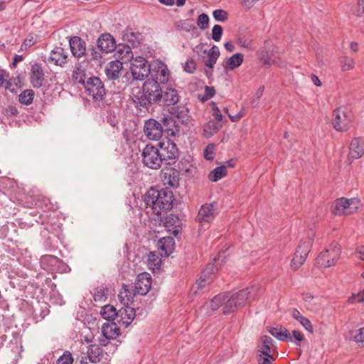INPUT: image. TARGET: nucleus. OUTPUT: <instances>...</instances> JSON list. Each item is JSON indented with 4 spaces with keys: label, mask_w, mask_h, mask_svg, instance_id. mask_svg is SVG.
<instances>
[{
    "label": "nucleus",
    "mask_w": 364,
    "mask_h": 364,
    "mask_svg": "<svg viewBox=\"0 0 364 364\" xmlns=\"http://www.w3.org/2000/svg\"><path fill=\"white\" fill-rule=\"evenodd\" d=\"M163 90L159 81L154 79H146L143 83L141 90L134 96V102L141 110L149 109L162 100Z\"/></svg>",
    "instance_id": "nucleus-1"
},
{
    "label": "nucleus",
    "mask_w": 364,
    "mask_h": 364,
    "mask_svg": "<svg viewBox=\"0 0 364 364\" xmlns=\"http://www.w3.org/2000/svg\"><path fill=\"white\" fill-rule=\"evenodd\" d=\"M174 196L172 191L168 188L161 190L151 188L144 196V202L153 210L156 215L161 211L171 210L173 207Z\"/></svg>",
    "instance_id": "nucleus-2"
},
{
    "label": "nucleus",
    "mask_w": 364,
    "mask_h": 364,
    "mask_svg": "<svg viewBox=\"0 0 364 364\" xmlns=\"http://www.w3.org/2000/svg\"><path fill=\"white\" fill-rule=\"evenodd\" d=\"M259 288L251 286L241 289L234 294L225 292L227 301L224 306V314L228 315L235 312L239 308L256 299Z\"/></svg>",
    "instance_id": "nucleus-3"
},
{
    "label": "nucleus",
    "mask_w": 364,
    "mask_h": 364,
    "mask_svg": "<svg viewBox=\"0 0 364 364\" xmlns=\"http://www.w3.org/2000/svg\"><path fill=\"white\" fill-rule=\"evenodd\" d=\"M341 252L340 245L337 242H333L319 254L316 259V263L321 267H331L338 261Z\"/></svg>",
    "instance_id": "nucleus-4"
},
{
    "label": "nucleus",
    "mask_w": 364,
    "mask_h": 364,
    "mask_svg": "<svg viewBox=\"0 0 364 364\" xmlns=\"http://www.w3.org/2000/svg\"><path fill=\"white\" fill-rule=\"evenodd\" d=\"M353 122V115L350 111L342 107L336 108L333 112L332 124L338 132L348 131Z\"/></svg>",
    "instance_id": "nucleus-5"
},
{
    "label": "nucleus",
    "mask_w": 364,
    "mask_h": 364,
    "mask_svg": "<svg viewBox=\"0 0 364 364\" xmlns=\"http://www.w3.org/2000/svg\"><path fill=\"white\" fill-rule=\"evenodd\" d=\"M359 205L360 200L358 198H341L335 200L332 207V213L338 215H351L356 212Z\"/></svg>",
    "instance_id": "nucleus-6"
},
{
    "label": "nucleus",
    "mask_w": 364,
    "mask_h": 364,
    "mask_svg": "<svg viewBox=\"0 0 364 364\" xmlns=\"http://www.w3.org/2000/svg\"><path fill=\"white\" fill-rule=\"evenodd\" d=\"M141 159L144 165L151 169H157L162 164L159 149L151 144H147L144 148Z\"/></svg>",
    "instance_id": "nucleus-7"
},
{
    "label": "nucleus",
    "mask_w": 364,
    "mask_h": 364,
    "mask_svg": "<svg viewBox=\"0 0 364 364\" xmlns=\"http://www.w3.org/2000/svg\"><path fill=\"white\" fill-rule=\"evenodd\" d=\"M159 149L162 164L164 163L170 166L176 162L179 152L176 144L173 141L168 139L166 141L160 142Z\"/></svg>",
    "instance_id": "nucleus-8"
},
{
    "label": "nucleus",
    "mask_w": 364,
    "mask_h": 364,
    "mask_svg": "<svg viewBox=\"0 0 364 364\" xmlns=\"http://www.w3.org/2000/svg\"><path fill=\"white\" fill-rule=\"evenodd\" d=\"M151 65L146 58L136 57L131 63L130 70L133 80L141 81L148 77L151 73Z\"/></svg>",
    "instance_id": "nucleus-9"
},
{
    "label": "nucleus",
    "mask_w": 364,
    "mask_h": 364,
    "mask_svg": "<svg viewBox=\"0 0 364 364\" xmlns=\"http://www.w3.org/2000/svg\"><path fill=\"white\" fill-rule=\"evenodd\" d=\"M85 88L95 100H102L106 94L103 82L98 77H90L85 83Z\"/></svg>",
    "instance_id": "nucleus-10"
},
{
    "label": "nucleus",
    "mask_w": 364,
    "mask_h": 364,
    "mask_svg": "<svg viewBox=\"0 0 364 364\" xmlns=\"http://www.w3.org/2000/svg\"><path fill=\"white\" fill-rule=\"evenodd\" d=\"M144 132L150 140H159L163 134L162 127L160 122L151 118L145 121Z\"/></svg>",
    "instance_id": "nucleus-11"
},
{
    "label": "nucleus",
    "mask_w": 364,
    "mask_h": 364,
    "mask_svg": "<svg viewBox=\"0 0 364 364\" xmlns=\"http://www.w3.org/2000/svg\"><path fill=\"white\" fill-rule=\"evenodd\" d=\"M216 203L203 205L196 216V220L200 223H210L217 215Z\"/></svg>",
    "instance_id": "nucleus-12"
},
{
    "label": "nucleus",
    "mask_w": 364,
    "mask_h": 364,
    "mask_svg": "<svg viewBox=\"0 0 364 364\" xmlns=\"http://www.w3.org/2000/svg\"><path fill=\"white\" fill-rule=\"evenodd\" d=\"M164 225L168 232H171L177 238H180L182 232V220L178 215L169 214L164 220Z\"/></svg>",
    "instance_id": "nucleus-13"
},
{
    "label": "nucleus",
    "mask_w": 364,
    "mask_h": 364,
    "mask_svg": "<svg viewBox=\"0 0 364 364\" xmlns=\"http://www.w3.org/2000/svg\"><path fill=\"white\" fill-rule=\"evenodd\" d=\"M135 291L141 296H145L149 291L151 286V276L150 274L144 272L140 273L133 284Z\"/></svg>",
    "instance_id": "nucleus-14"
},
{
    "label": "nucleus",
    "mask_w": 364,
    "mask_h": 364,
    "mask_svg": "<svg viewBox=\"0 0 364 364\" xmlns=\"http://www.w3.org/2000/svg\"><path fill=\"white\" fill-rule=\"evenodd\" d=\"M227 301L226 294H219L213 297V299L206 302L203 306L202 310L205 311L206 314H211L213 311L218 310L220 307H222V311L224 314V306Z\"/></svg>",
    "instance_id": "nucleus-15"
},
{
    "label": "nucleus",
    "mask_w": 364,
    "mask_h": 364,
    "mask_svg": "<svg viewBox=\"0 0 364 364\" xmlns=\"http://www.w3.org/2000/svg\"><path fill=\"white\" fill-rule=\"evenodd\" d=\"M151 77L159 81V84H165L169 78V71L167 66L161 61L156 63L154 67L151 69Z\"/></svg>",
    "instance_id": "nucleus-16"
},
{
    "label": "nucleus",
    "mask_w": 364,
    "mask_h": 364,
    "mask_svg": "<svg viewBox=\"0 0 364 364\" xmlns=\"http://www.w3.org/2000/svg\"><path fill=\"white\" fill-rule=\"evenodd\" d=\"M97 48L106 53L115 50L117 43L114 38L109 33H105L101 34L97 41Z\"/></svg>",
    "instance_id": "nucleus-17"
},
{
    "label": "nucleus",
    "mask_w": 364,
    "mask_h": 364,
    "mask_svg": "<svg viewBox=\"0 0 364 364\" xmlns=\"http://www.w3.org/2000/svg\"><path fill=\"white\" fill-rule=\"evenodd\" d=\"M45 81V73L41 64L34 63L31 65L30 82L34 88H40Z\"/></svg>",
    "instance_id": "nucleus-18"
},
{
    "label": "nucleus",
    "mask_w": 364,
    "mask_h": 364,
    "mask_svg": "<svg viewBox=\"0 0 364 364\" xmlns=\"http://www.w3.org/2000/svg\"><path fill=\"white\" fill-rule=\"evenodd\" d=\"M178 173L186 176H193L196 168L193 165V159L191 156L183 157L178 164Z\"/></svg>",
    "instance_id": "nucleus-19"
},
{
    "label": "nucleus",
    "mask_w": 364,
    "mask_h": 364,
    "mask_svg": "<svg viewBox=\"0 0 364 364\" xmlns=\"http://www.w3.org/2000/svg\"><path fill=\"white\" fill-rule=\"evenodd\" d=\"M118 311V323L124 327H127L135 317V310L127 304H123Z\"/></svg>",
    "instance_id": "nucleus-20"
},
{
    "label": "nucleus",
    "mask_w": 364,
    "mask_h": 364,
    "mask_svg": "<svg viewBox=\"0 0 364 364\" xmlns=\"http://www.w3.org/2000/svg\"><path fill=\"white\" fill-rule=\"evenodd\" d=\"M364 155V137H355L349 146V157L358 159Z\"/></svg>",
    "instance_id": "nucleus-21"
},
{
    "label": "nucleus",
    "mask_w": 364,
    "mask_h": 364,
    "mask_svg": "<svg viewBox=\"0 0 364 364\" xmlns=\"http://www.w3.org/2000/svg\"><path fill=\"white\" fill-rule=\"evenodd\" d=\"M68 54L62 47H55L50 53L47 61L55 65L63 66L67 62Z\"/></svg>",
    "instance_id": "nucleus-22"
},
{
    "label": "nucleus",
    "mask_w": 364,
    "mask_h": 364,
    "mask_svg": "<svg viewBox=\"0 0 364 364\" xmlns=\"http://www.w3.org/2000/svg\"><path fill=\"white\" fill-rule=\"evenodd\" d=\"M168 112L174 119L176 118L181 124H188L189 110L186 105L182 104L173 105L168 109Z\"/></svg>",
    "instance_id": "nucleus-23"
},
{
    "label": "nucleus",
    "mask_w": 364,
    "mask_h": 364,
    "mask_svg": "<svg viewBox=\"0 0 364 364\" xmlns=\"http://www.w3.org/2000/svg\"><path fill=\"white\" fill-rule=\"evenodd\" d=\"M162 171L163 181L164 184H168L173 188H177L179 186L180 173L175 168H166Z\"/></svg>",
    "instance_id": "nucleus-24"
},
{
    "label": "nucleus",
    "mask_w": 364,
    "mask_h": 364,
    "mask_svg": "<svg viewBox=\"0 0 364 364\" xmlns=\"http://www.w3.org/2000/svg\"><path fill=\"white\" fill-rule=\"evenodd\" d=\"M161 125L163 132L168 136H174L179 131L178 125L173 116L166 115L161 118Z\"/></svg>",
    "instance_id": "nucleus-25"
},
{
    "label": "nucleus",
    "mask_w": 364,
    "mask_h": 364,
    "mask_svg": "<svg viewBox=\"0 0 364 364\" xmlns=\"http://www.w3.org/2000/svg\"><path fill=\"white\" fill-rule=\"evenodd\" d=\"M69 44L72 54L75 57L80 58L85 54V43L79 36H73L70 38Z\"/></svg>",
    "instance_id": "nucleus-26"
},
{
    "label": "nucleus",
    "mask_w": 364,
    "mask_h": 364,
    "mask_svg": "<svg viewBox=\"0 0 364 364\" xmlns=\"http://www.w3.org/2000/svg\"><path fill=\"white\" fill-rule=\"evenodd\" d=\"M134 290H135V287L132 284L123 285L119 294V299L122 304L129 305L133 303L134 296L138 294Z\"/></svg>",
    "instance_id": "nucleus-27"
},
{
    "label": "nucleus",
    "mask_w": 364,
    "mask_h": 364,
    "mask_svg": "<svg viewBox=\"0 0 364 364\" xmlns=\"http://www.w3.org/2000/svg\"><path fill=\"white\" fill-rule=\"evenodd\" d=\"M122 63L119 60L111 61L105 69V74L108 80H115L122 75Z\"/></svg>",
    "instance_id": "nucleus-28"
},
{
    "label": "nucleus",
    "mask_w": 364,
    "mask_h": 364,
    "mask_svg": "<svg viewBox=\"0 0 364 364\" xmlns=\"http://www.w3.org/2000/svg\"><path fill=\"white\" fill-rule=\"evenodd\" d=\"M180 96L178 91L171 87H167L166 90H163L162 100L166 106H173L179 102Z\"/></svg>",
    "instance_id": "nucleus-29"
},
{
    "label": "nucleus",
    "mask_w": 364,
    "mask_h": 364,
    "mask_svg": "<svg viewBox=\"0 0 364 364\" xmlns=\"http://www.w3.org/2000/svg\"><path fill=\"white\" fill-rule=\"evenodd\" d=\"M268 331L272 336L280 341H287L289 342H293V338L291 336L289 331L284 327H270L268 329Z\"/></svg>",
    "instance_id": "nucleus-30"
},
{
    "label": "nucleus",
    "mask_w": 364,
    "mask_h": 364,
    "mask_svg": "<svg viewBox=\"0 0 364 364\" xmlns=\"http://www.w3.org/2000/svg\"><path fill=\"white\" fill-rule=\"evenodd\" d=\"M102 333L103 337L110 340L116 338L119 335L120 331L116 323H105L102 326Z\"/></svg>",
    "instance_id": "nucleus-31"
},
{
    "label": "nucleus",
    "mask_w": 364,
    "mask_h": 364,
    "mask_svg": "<svg viewBox=\"0 0 364 364\" xmlns=\"http://www.w3.org/2000/svg\"><path fill=\"white\" fill-rule=\"evenodd\" d=\"M204 53L208 55V59L204 62L205 65L210 69H213L220 56L218 47L213 45L209 50H205Z\"/></svg>",
    "instance_id": "nucleus-32"
},
{
    "label": "nucleus",
    "mask_w": 364,
    "mask_h": 364,
    "mask_svg": "<svg viewBox=\"0 0 364 364\" xmlns=\"http://www.w3.org/2000/svg\"><path fill=\"white\" fill-rule=\"evenodd\" d=\"M124 41L129 43L133 47H138L141 44V34L135 33L132 29H127L122 35Z\"/></svg>",
    "instance_id": "nucleus-33"
},
{
    "label": "nucleus",
    "mask_w": 364,
    "mask_h": 364,
    "mask_svg": "<svg viewBox=\"0 0 364 364\" xmlns=\"http://www.w3.org/2000/svg\"><path fill=\"white\" fill-rule=\"evenodd\" d=\"M290 313L291 316L294 319L298 321L306 331H308L311 333H314L311 322L309 321V319L303 316L299 312V311H298L296 309H292L290 310Z\"/></svg>",
    "instance_id": "nucleus-34"
},
{
    "label": "nucleus",
    "mask_w": 364,
    "mask_h": 364,
    "mask_svg": "<svg viewBox=\"0 0 364 364\" xmlns=\"http://www.w3.org/2000/svg\"><path fill=\"white\" fill-rule=\"evenodd\" d=\"M175 242L171 237H164L159 241V249L166 256H168L174 250Z\"/></svg>",
    "instance_id": "nucleus-35"
},
{
    "label": "nucleus",
    "mask_w": 364,
    "mask_h": 364,
    "mask_svg": "<svg viewBox=\"0 0 364 364\" xmlns=\"http://www.w3.org/2000/svg\"><path fill=\"white\" fill-rule=\"evenodd\" d=\"M103 355V350L100 346L95 344L90 345L87 350V356L90 362L97 363L100 361Z\"/></svg>",
    "instance_id": "nucleus-36"
},
{
    "label": "nucleus",
    "mask_w": 364,
    "mask_h": 364,
    "mask_svg": "<svg viewBox=\"0 0 364 364\" xmlns=\"http://www.w3.org/2000/svg\"><path fill=\"white\" fill-rule=\"evenodd\" d=\"M243 60V55L242 53H237L227 59L224 67L226 70H235L242 63Z\"/></svg>",
    "instance_id": "nucleus-37"
},
{
    "label": "nucleus",
    "mask_w": 364,
    "mask_h": 364,
    "mask_svg": "<svg viewBox=\"0 0 364 364\" xmlns=\"http://www.w3.org/2000/svg\"><path fill=\"white\" fill-rule=\"evenodd\" d=\"M115 50L118 58L125 62L133 59V53L128 45L120 43L117 46Z\"/></svg>",
    "instance_id": "nucleus-38"
},
{
    "label": "nucleus",
    "mask_w": 364,
    "mask_h": 364,
    "mask_svg": "<svg viewBox=\"0 0 364 364\" xmlns=\"http://www.w3.org/2000/svg\"><path fill=\"white\" fill-rule=\"evenodd\" d=\"M100 314L103 318L107 321L116 319L118 321V311L112 305L107 304L104 306L101 309Z\"/></svg>",
    "instance_id": "nucleus-39"
},
{
    "label": "nucleus",
    "mask_w": 364,
    "mask_h": 364,
    "mask_svg": "<svg viewBox=\"0 0 364 364\" xmlns=\"http://www.w3.org/2000/svg\"><path fill=\"white\" fill-rule=\"evenodd\" d=\"M21 220V224L23 225L24 227L31 228L33 227L35 223H41V215L38 213L32 212L29 213L28 215H25Z\"/></svg>",
    "instance_id": "nucleus-40"
},
{
    "label": "nucleus",
    "mask_w": 364,
    "mask_h": 364,
    "mask_svg": "<svg viewBox=\"0 0 364 364\" xmlns=\"http://www.w3.org/2000/svg\"><path fill=\"white\" fill-rule=\"evenodd\" d=\"M314 239L309 235L306 239L301 240L297 246L296 250L302 254V255L307 257L311 251Z\"/></svg>",
    "instance_id": "nucleus-41"
},
{
    "label": "nucleus",
    "mask_w": 364,
    "mask_h": 364,
    "mask_svg": "<svg viewBox=\"0 0 364 364\" xmlns=\"http://www.w3.org/2000/svg\"><path fill=\"white\" fill-rule=\"evenodd\" d=\"M227 175V168L222 165L215 168L209 174L208 178L210 181L217 182Z\"/></svg>",
    "instance_id": "nucleus-42"
},
{
    "label": "nucleus",
    "mask_w": 364,
    "mask_h": 364,
    "mask_svg": "<svg viewBox=\"0 0 364 364\" xmlns=\"http://www.w3.org/2000/svg\"><path fill=\"white\" fill-rule=\"evenodd\" d=\"M221 127L222 125L220 124V122L210 120L204 127L203 132L206 136L210 137L217 133Z\"/></svg>",
    "instance_id": "nucleus-43"
},
{
    "label": "nucleus",
    "mask_w": 364,
    "mask_h": 364,
    "mask_svg": "<svg viewBox=\"0 0 364 364\" xmlns=\"http://www.w3.org/2000/svg\"><path fill=\"white\" fill-rule=\"evenodd\" d=\"M161 259L154 252H150L147 256V264L153 271L159 270L161 267Z\"/></svg>",
    "instance_id": "nucleus-44"
},
{
    "label": "nucleus",
    "mask_w": 364,
    "mask_h": 364,
    "mask_svg": "<svg viewBox=\"0 0 364 364\" xmlns=\"http://www.w3.org/2000/svg\"><path fill=\"white\" fill-rule=\"evenodd\" d=\"M73 80L75 84H81L85 86L86 83V74L81 68H76L73 73Z\"/></svg>",
    "instance_id": "nucleus-45"
},
{
    "label": "nucleus",
    "mask_w": 364,
    "mask_h": 364,
    "mask_svg": "<svg viewBox=\"0 0 364 364\" xmlns=\"http://www.w3.org/2000/svg\"><path fill=\"white\" fill-rule=\"evenodd\" d=\"M34 97V91L30 89L25 90L18 96V100L21 104L31 105Z\"/></svg>",
    "instance_id": "nucleus-46"
},
{
    "label": "nucleus",
    "mask_w": 364,
    "mask_h": 364,
    "mask_svg": "<svg viewBox=\"0 0 364 364\" xmlns=\"http://www.w3.org/2000/svg\"><path fill=\"white\" fill-rule=\"evenodd\" d=\"M174 27L178 31L191 32L196 30V27L188 23V20H180L174 23Z\"/></svg>",
    "instance_id": "nucleus-47"
},
{
    "label": "nucleus",
    "mask_w": 364,
    "mask_h": 364,
    "mask_svg": "<svg viewBox=\"0 0 364 364\" xmlns=\"http://www.w3.org/2000/svg\"><path fill=\"white\" fill-rule=\"evenodd\" d=\"M339 62L343 71H348L354 68L355 62L350 57L342 56L339 58Z\"/></svg>",
    "instance_id": "nucleus-48"
},
{
    "label": "nucleus",
    "mask_w": 364,
    "mask_h": 364,
    "mask_svg": "<svg viewBox=\"0 0 364 364\" xmlns=\"http://www.w3.org/2000/svg\"><path fill=\"white\" fill-rule=\"evenodd\" d=\"M307 257L302 255L299 252L296 250L294 257L291 260V266L294 270L299 269L306 261Z\"/></svg>",
    "instance_id": "nucleus-49"
},
{
    "label": "nucleus",
    "mask_w": 364,
    "mask_h": 364,
    "mask_svg": "<svg viewBox=\"0 0 364 364\" xmlns=\"http://www.w3.org/2000/svg\"><path fill=\"white\" fill-rule=\"evenodd\" d=\"M237 43L240 46H241L248 50H252L255 49V48L253 46L252 41L250 38H248L245 36H238V38L237 39Z\"/></svg>",
    "instance_id": "nucleus-50"
},
{
    "label": "nucleus",
    "mask_w": 364,
    "mask_h": 364,
    "mask_svg": "<svg viewBox=\"0 0 364 364\" xmlns=\"http://www.w3.org/2000/svg\"><path fill=\"white\" fill-rule=\"evenodd\" d=\"M215 94V90L213 87L205 86V93L203 95H198V99L202 102H205L212 98Z\"/></svg>",
    "instance_id": "nucleus-51"
},
{
    "label": "nucleus",
    "mask_w": 364,
    "mask_h": 364,
    "mask_svg": "<svg viewBox=\"0 0 364 364\" xmlns=\"http://www.w3.org/2000/svg\"><path fill=\"white\" fill-rule=\"evenodd\" d=\"M73 357L72 353L66 350L64 353L57 360V364H73Z\"/></svg>",
    "instance_id": "nucleus-52"
},
{
    "label": "nucleus",
    "mask_w": 364,
    "mask_h": 364,
    "mask_svg": "<svg viewBox=\"0 0 364 364\" xmlns=\"http://www.w3.org/2000/svg\"><path fill=\"white\" fill-rule=\"evenodd\" d=\"M197 25L201 30H205L208 27L209 17L206 14H201L197 18Z\"/></svg>",
    "instance_id": "nucleus-53"
},
{
    "label": "nucleus",
    "mask_w": 364,
    "mask_h": 364,
    "mask_svg": "<svg viewBox=\"0 0 364 364\" xmlns=\"http://www.w3.org/2000/svg\"><path fill=\"white\" fill-rule=\"evenodd\" d=\"M352 14L358 17L364 16V0H358L357 6L352 9Z\"/></svg>",
    "instance_id": "nucleus-54"
},
{
    "label": "nucleus",
    "mask_w": 364,
    "mask_h": 364,
    "mask_svg": "<svg viewBox=\"0 0 364 364\" xmlns=\"http://www.w3.org/2000/svg\"><path fill=\"white\" fill-rule=\"evenodd\" d=\"M213 16L216 21L224 22L228 19V14L225 10L216 9L213 11Z\"/></svg>",
    "instance_id": "nucleus-55"
},
{
    "label": "nucleus",
    "mask_w": 364,
    "mask_h": 364,
    "mask_svg": "<svg viewBox=\"0 0 364 364\" xmlns=\"http://www.w3.org/2000/svg\"><path fill=\"white\" fill-rule=\"evenodd\" d=\"M223 27L220 25H215L212 28V39L215 41H220L223 35Z\"/></svg>",
    "instance_id": "nucleus-56"
},
{
    "label": "nucleus",
    "mask_w": 364,
    "mask_h": 364,
    "mask_svg": "<svg viewBox=\"0 0 364 364\" xmlns=\"http://www.w3.org/2000/svg\"><path fill=\"white\" fill-rule=\"evenodd\" d=\"M184 70L188 73H193L196 69V64L193 59H188L183 67Z\"/></svg>",
    "instance_id": "nucleus-57"
},
{
    "label": "nucleus",
    "mask_w": 364,
    "mask_h": 364,
    "mask_svg": "<svg viewBox=\"0 0 364 364\" xmlns=\"http://www.w3.org/2000/svg\"><path fill=\"white\" fill-rule=\"evenodd\" d=\"M207 282L205 279H201L200 282H196L193 287L191 288V292L193 294H198V290L203 289L207 285Z\"/></svg>",
    "instance_id": "nucleus-58"
},
{
    "label": "nucleus",
    "mask_w": 364,
    "mask_h": 364,
    "mask_svg": "<svg viewBox=\"0 0 364 364\" xmlns=\"http://www.w3.org/2000/svg\"><path fill=\"white\" fill-rule=\"evenodd\" d=\"M212 105V109H213V115L215 117V119L218 122H221L223 119V114H221L218 107L216 105V104L214 102H211Z\"/></svg>",
    "instance_id": "nucleus-59"
},
{
    "label": "nucleus",
    "mask_w": 364,
    "mask_h": 364,
    "mask_svg": "<svg viewBox=\"0 0 364 364\" xmlns=\"http://www.w3.org/2000/svg\"><path fill=\"white\" fill-rule=\"evenodd\" d=\"M89 50H90V55H91V58L90 60H96V61H98L99 63L101 62V59L102 58V55H101V51H98L95 47H92L91 48L89 49Z\"/></svg>",
    "instance_id": "nucleus-60"
},
{
    "label": "nucleus",
    "mask_w": 364,
    "mask_h": 364,
    "mask_svg": "<svg viewBox=\"0 0 364 364\" xmlns=\"http://www.w3.org/2000/svg\"><path fill=\"white\" fill-rule=\"evenodd\" d=\"M103 298H107L103 287L97 288L94 294V300L95 301H101Z\"/></svg>",
    "instance_id": "nucleus-61"
},
{
    "label": "nucleus",
    "mask_w": 364,
    "mask_h": 364,
    "mask_svg": "<svg viewBox=\"0 0 364 364\" xmlns=\"http://www.w3.org/2000/svg\"><path fill=\"white\" fill-rule=\"evenodd\" d=\"M259 351L264 355V356L271 357V347H269V346L265 345L264 343L261 341V344L259 345Z\"/></svg>",
    "instance_id": "nucleus-62"
},
{
    "label": "nucleus",
    "mask_w": 364,
    "mask_h": 364,
    "mask_svg": "<svg viewBox=\"0 0 364 364\" xmlns=\"http://www.w3.org/2000/svg\"><path fill=\"white\" fill-rule=\"evenodd\" d=\"M292 338L296 341V345L300 346L301 342L304 339V335L300 331L296 330L292 331Z\"/></svg>",
    "instance_id": "nucleus-63"
},
{
    "label": "nucleus",
    "mask_w": 364,
    "mask_h": 364,
    "mask_svg": "<svg viewBox=\"0 0 364 364\" xmlns=\"http://www.w3.org/2000/svg\"><path fill=\"white\" fill-rule=\"evenodd\" d=\"M354 341L357 343L364 342V327L358 330L357 333L354 336Z\"/></svg>",
    "instance_id": "nucleus-64"
}]
</instances>
